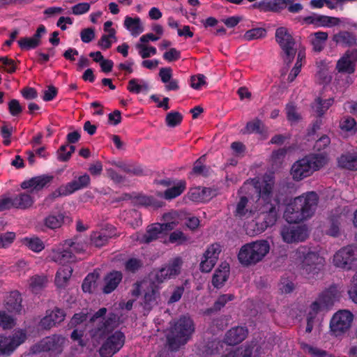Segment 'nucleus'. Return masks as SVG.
I'll return each mask as SVG.
<instances>
[{
	"label": "nucleus",
	"instance_id": "f8f14e48",
	"mask_svg": "<svg viewBox=\"0 0 357 357\" xmlns=\"http://www.w3.org/2000/svg\"><path fill=\"white\" fill-rule=\"evenodd\" d=\"M275 39L282 50L284 61L288 63H291L293 61L296 53H298L300 48H303L301 46L298 47L296 45L290 31L284 26L276 29Z\"/></svg>",
	"mask_w": 357,
	"mask_h": 357
},
{
	"label": "nucleus",
	"instance_id": "b1692460",
	"mask_svg": "<svg viewBox=\"0 0 357 357\" xmlns=\"http://www.w3.org/2000/svg\"><path fill=\"white\" fill-rule=\"evenodd\" d=\"M229 265L227 262H222L219 265L213 276L212 283L214 287L219 288L223 286L229 278Z\"/></svg>",
	"mask_w": 357,
	"mask_h": 357
},
{
	"label": "nucleus",
	"instance_id": "052dcab7",
	"mask_svg": "<svg viewBox=\"0 0 357 357\" xmlns=\"http://www.w3.org/2000/svg\"><path fill=\"white\" fill-rule=\"evenodd\" d=\"M15 234L14 232H6L0 234V248L9 246L15 240Z\"/></svg>",
	"mask_w": 357,
	"mask_h": 357
},
{
	"label": "nucleus",
	"instance_id": "412c9836",
	"mask_svg": "<svg viewBox=\"0 0 357 357\" xmlns=\"http://www.w3.org/2000/svg\"><path fill=\"white\" fill-rule=\"evenodd\" d=\"M114 228L112 226H107L98 231H95L91 234V242L96 247L105 245L108 239L116 235Z\"/></svg>",
	"mask_w": 357,
	"mask_h": 357
},
{
	"label": "nucleus",
	"instance_id": "6e6552de",
	"mask_svg": "<svg viewBox=\"0 0 357 357\" xmlns=\"http://www.w3.org/2000/svg\"><path fill=\"white\" fill-rule=\"evenodd\" d=\"M195 331V326L190 317L183 316L174 323L167 331V341L172 350L185 344Z\"/></svg>",
	"mask_w": 357,
	"mask_h": 357
},
{
	"label": "nucleus",
	"instance_id": "e433bc0d",
	"mask_svg": "<svg viewBox=\"0 0 357 357\" xmlns=\"http://www.w3.org/2000/svg\"><path fill=\"white\" fill-rule=\"evenodd\" d=\"M65 215L62 212L50 214L45 219V225L50 229L59 228L64 222Z\"/></svg>",
	"mask_w": 357,
	"mask_h": 357
},
{
	"label": "nucleus",
	"instance_id": "c85d7f7f",
	"mask_svg": "<svg viewBox=\"0 0 357 357\" xmlns=\"http://www.w3.org/2000/svg\"><path fill=\"white\" fill-rule=\"evenodd\" d=\"M122 280V274L119 271H113L109 273L105 278V284L102 291L105 294H109L113 291L121 280Z\"/></svg>",
	"mask_w": 357,
	"mask_h": 357
},
{
	"label": "nucleus",
	"instance_id": "72a5a7b5",
	"mask_svg": "<svg viewBox=\"0 0 357 357\" xmlns=\"http://www.w3.org/2000/svg\"><path fill=\"white\" fill-rule=\"evenodd\" d=\"M14 208L26 209L31 207L34 202V195L29 193H22L14 197Z\"/></svg>",
	"mask_w": 357,
	"mask_h": 357
},
{
	"label": "nucleus",
	"instance_id": "1a4fd4ad",
	"mask_svg": "<svg viewBox=\"0 0 357 357\" xmlns=\"http://www.w3.org/2000/svg\"><path fill=\"white\" fill-rule=\"evenodd\" d=\"M294 257L298 260L301 273L308 279L317 277L325 263L324 257L305 247H300Z\"/></svg>",
	"mask_w": 357,
	"mask_h": 357
},
{
	"label": "nucleus",
	"instance_id": "20e7f679",
	"mask_svg": "<svg viewBox=\"0 0 357 357\" xmlns=\"http://www.w3.org/2000/svg\"><path fill=\"white\" fill-rule=\"evenodd\" d=\"M183 213L172 211L164 214L163 223H154L147 227L146 234H137L135 240L140 243H149L173 230L183 220Z\"/></svg>",
	"mask_w": 357,
	"mask_h": 357
},
{
	"label": "nucleus",
	"instance_id": "7ed1b4c3",
	"mask_svg": "<svg viewBox=\"0 0 357 357\" xmlns=\"http://www.w3.org/2000/svg\"><path fill=\"white\" fill-rule=\"evenodd\" d=\"M318 202L317 195L310 192L296 197L286 207L284 217L289 223H296L311 218Z\"/></svg>",
	"mask_w": 357,
	"mask_h": 357
},
{
	"label": "nucleus",
	"instance_id": "9b49d317",
	"mask_svg": "<svg viewBox=\"0 0 357 357\" xmlns=\"http://www.w3.org/2000/svg\"><path fill=\"white\" fill-rule=\"evenodd\" d=\"M340 297L337 287L333 286L326 290L309 307L307 315L306 332L310 333L313 327L319 324L321 319V312Z\"/></svg>",
	"mask_w": 357,
	"mask_h": 357
},
{
	"label": "nucleus",
	"instance_id": "9d476101",
	"mask_svg": "<svg viewBox=\"0 0 357 357\" xmlns=\"http://www.w3.org/2000/svg\"><path fill=\"white\" fill-rule=\"evenodd\" d=\"M271 245L267 240L260 239L242 245L238 253L239 262L245 266L261 261L269 253Z\"/></svg>",
	"mask_w": 357,
	"mask_h": 357
},
{
	"label": "nucleus",
	"instance_id": "a878e982",
	"mask_svg": "<svg viewBox=\"0 0 357 357\" xmlns=\"http://www.w3.org/2000/svg\"><path fill=\"white\" fill-rule=\"evenodd\" d=\"M62 267L59 268L55 276V284L58 288H65L71 278L73 268L68 264H61Z\"/></svg>",
	"mask_w": 357,
	"mask_h": 357
},
{
	"label": "nucleus",
	"instance_id": "473e14b6",
	"mask_svg": "<svg viewBox=\"0 0 357 357\" xmlns=\"http://www.w3.org/2000/svg\"><path fill=\"white\" fill-rule=\"evenodd\" d=\"M327 38L328 33L323 31L315 32L309 36V40L313 47V50L317 52H320L323 50Z\"/></svg>",
	"mask_w": 357,
	"mask_h": 357
},
{
	"label": "nucleus",
	"instance_id": "0eeeda50",
	"mask_svg": "<svg viewBox=\"0 0 357 357\" xmlns=\"http://www.w3.org/2000/svg\"><path fill=\"white\" fill-rule=\"evenodd\" d=\"M87 243L82 238L66 240L49 251L47 258L57 264H69L75 261L74 254L84 252Z\"/></svg>",
	"mask_w": 357,
	"mask_h": 357
},
{
	"label": "nucleus",
	"instance_id": "5fc2aeb1",
	"mask_svg": "<svg viewBox=\"0 0 357 357\" xmlns=\"http://www.w3.org/2000/svg\"><path fill=\"white\" fill-rule=\"evenodd\" d=\"M169 241L172 243L182 244L188 241V237L180 230H176L169 235Z\"/></svg>",
	"mask_w": 357,
	"mask_h": 357
},
{
	"label": "nucleus",
	"instance_id": "a19ab883",
	"mask_svg": "<svg viewBox=\"0 0 357 357\" xmlns=\"http://www.w3.org/2000/svg\"><path fill=\"white\" fill-rule=\"evenodd\" d=\"M98 274L97 273H92L89 274L84 279L82 284V289L84 292H93L96 290L97 287V280Z\"/></svg>",
	"mask_w": 357,
	"mask_h": 357
},
{
	"label": "nucleus",
	"instance_id": "c756f323",
	"mask_svg": "<svg viewBox=\"0 0 357 357\" xmlns=\"http://www.w3.org/2000/svg\"><path fill=\"white\" fill-rule=\"evenodd\" d=\"M338 165L349 170H357V152H348L338 158Z\"/></svg>",
	"mask_w": 357,
	"mask_h": 357
},
{
	"label": "nucleus",
	"instance_id": "7c9ffc66",
	"mask_svg": "<svg viewBox=\"0 0 357 357\" xmlns=\"http://www.w3.org/2000/svg\"><path fill=\"white\" fill-rule=\"evenodd\" d=\"M127 89L132 93H146L149 89V85L148 82L143 79L133 78L128 82Z\"/></svg>",
	"mask_w": 357,
	"mask_h": 357
},
{
	"label": "nucleus",
	"instance_id": "a18cd8bd",
	"mask_svg": "<svg viewBox=\"0 0 357 357\" xmlns=\"http://www.w3.org/2000/svg\"><path fill=\"white\" fill-rule=\"evenodd\" d=\"M266 35V29L263 28H255L247 31L243 35L245 40H252L265 37Z\"/></svg>",
	"mask_w": 357,
	"mask_h": 357
},
{
	"label": "nucleus",
	"instance_id": "a211bd4d",
	"mask_svg": "<svg viewBox=\"0 0 357 357\" xmlns=\"http://www.w3.org/2000/svg\"><path fill=\"white\" fill-rule=\"evenodd\" d=\"M90 183L89 176L84 174L77 179L67 183L66 185H61L59 188L57 192L59 195L66 196L73 193L75 191L82 189L87 186Z\"/></svg>",
	"mask_w": 357,
	"mask_h": 357
},
{
	"label": "nucleus",
	"instance_id": "37998d69",
	"mask_svg": "<svg viewBox=\"0 0 357 357\" xmlns=\"http://www.w3.org/2000/svg\"><path fill=\"white\" fill-rule=\"evenodd\" d=\"M254 347L251 349H238L234 351L229 352L225 357H260L261 353L258 351L257 349H255V354L252 353V349Z\"/></svg>",
	"mask_w": 357,
	"mask_h": 357
},
{
	"label": "nucleus",
	"instance_id": "aec40b11",
	"mask_svg": "<svg viewBox=\"0 0 357 357\" xmlns=\"http://www.w3.org/2000/svg\"><path fill=\"white\" fill-rule=\"evenodd\" d=\"M65 343L66 339L62 336L53 335L43 339L40 347L43 351H49L56 354L61 352Z\"/></svg>",
	"mask_w": 357,
	"mask_h": 357
},
{
	"label": "nucleus",
	"instance_id": "79ce46f5",
	"mask_svg": "<svg viewBox=\"0 0 357 357\" xmlns=\"http://www.w3.org/2000/svg\"><path fill=\"white\" fill-rule=\"evenodd\" d=\"M22 298L20 294L17 291L12 292L7 301V308L8 310L19 312L21 310Z\"/></svg>",
	"mask_w": 357,
	"mask_h": 357
},
{
	"label": "nucleus",
	"instance_id": "4468645a",
	"mask_svg": "<svg viewBox=\"0 0 357 357\" xmlns=\"http://www.w3.org/2000/svg\"><path fill=\"white\" fill-rule=\"evenodd\" d=\"M354 319L353 314L347 310L337 311L331 321V329L335 335H340L348 331Z\"/></svg>",
	"mask_w": 357,
	"mask_h": 357
},
{
	"label": "nucleus",
	"instance_id": "864d4df0",
	"mask_svg": "<svg viewBox=\"0 0 357 357\" xmlns=\"http://www.w3.org/2000/svg\"><path fill=\"white\" fill-rule=\"evenodd\" d=\"M305 58V51L304 48H300L297 53V60L294 67L291 69V72L296 75H298L301 72L303 66V61Z\"/></svg>",
	"mask_w": 357,
	"mask_h": 357
},
{
	"label": "nucleus",
	"instance_id": "f704fd0d",
	"mask_svg": "<svg viewBox=\"0 0 357 357\" xmlns=\"http://www.w3.org/2000/svg\"><path fill=\"white\" fill-rule=\"evenodd\" d=\"M339 126L341 131L347 135H353L357 132V123L352 117H343L340 121Z\"/></svg>",
	"mask_w": 357,
	"mask_h": 357
},
{
	"label": "nucleus",
	"instance_id": "69168bd1",
	"mask_svg": "<svg viewBox=\"0 0 357 357\" xmlns=\"http://www.w3.org/2000/svg\"><path fill=\"white\" fill-rule=\"evenodd\" d=\"M349 298L357 303V273L354 275L348 291Z\"/></svg>",
	"mask_w": 357,
	"mask_h": 357
},
{
	"label": "nucleus",
	"instance_id": "39448f33",
	"mask_svg": "<svg viewBox=\"0 0 357 357\" xmlns=\"http://www.w3.org/2000/svg\"><path fill=\"white\" fill-rule=\"evenodd\" d=\"M328 160L326 155L324 153L306 155L292 165L290 171L291 176L294 181H301L324 167Z\"/></svg>",
	"mask_w": 357,
	"mask_h": 357
},
{
	"label": "nucleus",
	"instance_id": "4c0bfd02",
	"mask_svg": "<svg viewBox=\"0 0 357 357\" xmlns=\"http://www.w3.org/2000/svg\"><path fill=\"white\" fill-rule=\"evenodd\" d=\"M333 103V100L332 98L322 100L318 98L315 100L312 108L316 115L321 116L328 109Z\"/></svg>",
	"mask_w": 357,
	"mask_h": 357
},
{
	"label": "nucleus",
	"instance_id": "de8ad7c7",
	"mask_svg": "<svg viewBox=\"0 0 357 357\" xmlns=\"http://www.w3.org/2000/svg\"><path fill=\"white\" fill-rule=\"evenodd\" d=\"M75 151V146L73 145H63L58 150V159L61 161L68 160L72 153Z\"/></svg>",
	"mask_w": 357,
	"mask_h": 357
},
{
	"label": "nucleus",
	"instance_id": "8fccbe9b",
	"mask_svg": "<svg viewBox=\"0 0 357 357\" xmlns=\"http://www.w3.org/2000/svg\"><path fill=\"white\" fill-rule=\"evenodd\" d=\"M221 252V246L218 243L209 245L205 251L204 256L207 258L211 257V259L218 261L219 255Z\"/></svg>",
	"mask_w": 357,
	"mask_h": 357
},
{
	"label": "nucleus",
	"instance_id": "3c124183",
	"mask_svg": "<svg viewBox=\"0 0 357 357\" xmlns=\"http://www.w3.org/2000/svg\"><path fill=\"white\" fill-rule=\"evenodd\" d=\"M287 117L291 123H295L301 119V116L298 113L295 106L290 103L286 107Z\"/></svg>",
	"mask_w": 357,
	"mask_h": 357
},
{
	"label": "nucleus",
	"instance_id": "680f3d73",
	"mask_svg": "<svg viewBox=\"0 0 357 357\" xmlns=\"http://www.w3.org/2000/svg\"><path fill=\"white\" fill-rule=\"evenodd\" d=\"M182 120V116L178 112H170L166 116V122L169 126L174 127L179 124Z\"/></svg>",
	"mask_w": 357,
	"mask_h": 357
},
{
	"label": "nucleus",
	"instance_id": "2f4dec72",
	"mask_svg": "<svg viewBox=\"0 0 357 357\" xmlns=\"http://www.w3.org/2000/svg\"><path fill=\"white\" fill-rule=\"evenodd\" d=\"M318 72L317 73V78L321 84H326L331 79V77L328 73L331 67V63L325 60H320L317 62Z\"/></svg>",
	"mask_w": 357,
	"mask_h": 357
},
{
	"label": "nucleus",
	"instance_id": "c9c22d12",
	"mask_svg": "<svg viewBox=\"0 0 357 357\" xmlns=\"http://www.w3.org/2000/svg\"><path fill=\"white\" fill-rule=\"evenodd\" d=\"M333 40L338 45L347 47L356 43V38L349 32L341 31L333 36Z\"/></svg>",
	"mask_w": 357,
	"mask_h": 357
},
{
	"label": "nucleus",
	"instance_id": "f03ea898",
	"mask_svg": "<svg viewBox=\"0 0 357 357\" xmlns=\"http://www.w3.org/2000/svg\"><path fill=\"white\" fill-rule=\"evenodd\" d=\"M106 312V308H101L91 318V322L101 324L97 329L91 331V337L93 342H97L100 340L106 337L100 349V354L102 357H112L123 346L125 335L122 332L118 331L112 333V329L116 326V320L109 318L102 323V317L105 314Z\"/></svg>",
	"mask_w": 357,
	"mask_h": 357
},
{
	"label": "nucleus",
	"instance_id": "dca6fc26",
	"mask_svg": "<svg viewBox=\"0 0 357 357\" xmlns=\"http://www.w3.org/2000/svg\"><path fill=\"white\" fill-rule=\"evenodd\" d=\"M26 339V334L23 331H17L13 336L0 337V354L10 355Z\"/></svg>",
	"mask_w": 357,
	"mask_h": 357
},
{
	"label": "nucleus",
	"instance_id": "774afa93",
	"mask_svg": "<svg viewBox=\"0 0 357 357\" xmlns=\"http://www.w3.org/2000/svg\"><path fill=\"white\" fill-rule=\"evenodd\" d=\"M205 160L204 156L199 158L195 163L194 167L192 169V173L195 174H206V168L204 166V162Z\"/></svg>",
	"mask_w": 357,
	"mask_h": 357
},
{
	"label": "nucleus",
	"instance_id": "cd10ccee",
	"mask_svg": "<svg viewBox=\"0 0 357 357\" xmlns=\"http://www.w3.org/2000/svg\"><path fill=\"white\" fill-rule=\"evenodd\" d=\"M212 196V190L206 188H193L190 189V192H188L189 199L196 202H208Z\"/></svg>",
	"mask_w": 357,
	"mask_h": 357
},
{
	"label": "nucleus",
	"instance_id": "603ef678",
	"mask_svg": "<svg viewBox=\"0 0 357 357\" xmlns=\"http://www.w3.org/2000/svg\"><path fill=\"white\" fill-rule=\"evenodd\" d=\"M117 39L116 35L110 36V34H104L101 36L98 41V46L102 50L109 49L113 43L116 42Z\"/></svg>",
	"mask_w": 357,
	"mask_h": 357
},
{
	"label": "nucleus",
	"instance_id": "58836bf2",
	"mask_svg": "<svg viewBox=\"0 0 357 357\" xmlns=\"http://www.w3.org/2000/svg\"><path fill=\"white\" fill-rule=\"evenodd\" d=\"M186 187L184 181H178L172 187L167 189L164 192V197L166 199H172L183 193Z\"/></svg>",
	"mask_w": 357,
	"mask_h": 357
},
{
	"label": "nucleus",
	"instance_id": "0e129e2a",
	"mask_svg": "<svg viewBox=\"0 0 357 357\" xmlns=\"http://www.w3.org/2000/svg\"><path fill=\"white\" fill-rule=\"evenodd\" d=\"M80 37L83 43H90L95 38V31L92 28L84 29L80 32Z\"/></svg>",
	"mask_w": 357,
	"mask_h": 357
},
{
	"label": "nucleus",
	"instance_id": "6e6d98bb",
	"mask_svg": "<svg viewBox=\"0 0 357 357\" xmlns=\"http://www.w3.org/2000/svg\"><path fill=\"white\" fill-rule=\"evenodd\" d=\"M91 5L86 2H82L75 4L71 8V12L75 15H81L88 13L90 10Z\"/></svg>",
	"mask_w": 357,
	"mask_h": 357
},
{
	"label": "nucleus",
	"instance_id": "6ab92c4d",
	"mask_svg": "<svg viewBox=\"0 0 357 357\" xmlns=\"http://www.w3.org/2000/svg\"><path fill=\"white\" fill-rule=\"evenodd\" d=\"M45 32V27L43 25H40L33 36L22 38L17 40V43L20 47L23 50L35 49L40 45L41 38Z\"/></svg>",
	"mask_w": 357,
	"mask_h": 357
},
{
	"label": "nucleus",
	"instance_id": "5701e85b",
	"mask_svg": "<svg viewBox=\"0 0 357 357\" xmlns=\"http://www.w3.org/2000/svg\"><path fill=\"white\" fill-rule=\"evenodd\" d=\"M50 181L47 176H37L28 181H25L21 184L23 189L29 190L32 195H35L39 190H42Z\"/></svg>",
	"mask_w": 357,
	"mask_h": 357
},
{
	"label": "nucleus",
	"instance_id": "ddd939ff",
	"mask_svg": "<svg viewBox=\"0 0 357 357\" xmlns=\"http://www.w3.org/2000/svg\"><path fill=\"white\" fill-rule=\"evenodd\" d=\"M333 265L344 271L357 266V247L348 245L338 250L333 256Z\"/></svg>",
	"mask_w": 357,
	"mask_h": 357
},
{
	"label": "nucleus",
	"instance_id": "4be33fe9",
	"mask_svg": "<svg viewBox=\"0 0 357 357\" xmlns=\"http://www.w3.org/2000/svg\"><path fill=\"white\" fill-rule=\"evenodd\" d=\"M66 314L64 312L59 308H56L44 317L40 321V326L43 328H50L57 324L63 321Z\"/></svg>",
	"mask_w": 357,
	"mask_h": 357
},
{
	"label": "nucleus",
	"instance_id": "09e8293b",
	"mask_svg": "<svg viewBox=\"0 0 357 357\" xmlns=\"http://www.w3.org/2000/svg\"><path fill=\"white\" fill-rule=\"evenodd\" d=\"M136 48L139 50V55L143 58H148L156 54V48L152 46H146L142 43H137Z\"/></svg>",
	"mask_w": 357,
	"mask_h": 357
},
{
	"label": "nucleus",
	"instance_id": "338daca9",
	"mask_svg": "<svg viewBox=\"0 0 357 357\" xmlns=\"http://www.w3.org/2000/svg\"><path fill=\"white\" fill-rule=\"evenodd\" d=\"M0 62L3 65L2 68H3L6 72L9 73L15 72L16 69V66L13 60L10 59L7 57H1Z\"/></svg>",
	"mask_w": 357,
	"mask_h": 357
},
{
	"label": "nucleus",
	"instance_id": "e2e57ef3",
	"mask_svg": "<svg viewBox=\"0 0 357 357\" xmlns=\"http://www.w3.org/2000/svg\"><path fill=\"white\" fill-rule=\"evenodd\" d=\"M206 84V79L203 75L199 74L191 77L190 86L195 89H199Z\"/></svg>",
	"mask_w": 357,
	"mask_h": 357
},
{
	"label": "nucleus",
	"instance_id": "13d9d810",
	"mask_svg": "<svg viewBox=\"0 0 357 357\" xmlns=\"http://www.w3.org/2000/svg\"><path fill=\"white\" fill-rule=\"evenodd\" d=\"M216 261L207 258L203 255L200 262V270L202 272L209 273L216 264Z\"/></svg>",
	"mask_w": 357,
	"mask_h": 357
},
{
	"label": "nucleus",
	"instance_id": "f257e3e1",
	"mask_svg": "<svg viewBox=\"0 0 357 357\" xmlns=\"http://www.w3.org/2000/svg\"><path fill=\"white\" fill-rule=\"evenodd\" d=\"M251 185H254L259 194L255 206L250 208L248 206L247 197L243 195L236 205L235 215L244 221L243 227L247 234L255 236L275 223L279 200L271 175L266 176L262 179H254L252 183H245L241 192H245Z\"/></svg>",
	"mask_w": 357,
	"mask_h": 357
},
{
	"label": "nucleus",
	"instance_id": "bf43d9fd",
	"mask_svg": "<svg viewBox=\"0 0 357 357\" xmlns=\"http://www.w3.org/2000/svg\"><path fill=\"white\" fill-rule=\"evenodd\" d=\"M263 123L259 120H255L247 124L245 127V132L248 133H261L263 132Z\"/></svg>",
	"mask_w": 357,
	"mask_h": 357
},
{
	"label": "nucleus",
	"instance_id": "393cba45",
	"mask_svg": "<svg viewBox=\"0 0 357 357\" xmlns=\"http://www.w3.org/2000/svg\"><path fill=\"white\" fill-rule=\"evenodd\" d=\"M248 331L243 326L231 328L226 333L225 340L228 344H236L241 342L247 336Z\"/></svg>",
	"mask_w": 357,
	"mask_h": 357
},
{
	"label": "nucleus",
	"instance_id": "423d86ee",
	"mask_svg": "<svg viewBox=\"0 0 357 357\" xmlns=\"http://www.w3.org/2000/svg\"><path fill=\"white\" fill-rule=\"evenodd\" d=\"M181 265V259L176 257L154 274L152 278L153 281L151 289L144 295V305L146 307H152L158 303L159 292L157 284L177 275L180 273Z\"/></svg>",
	"mask_w": 357,
	"mask_h": 357
},
{
	"label": "nucleus",
	"instance_id": "2eb2a0df",
	"mask_svg": "<svg viewBox=\"0 0 357 357\" xmlns=\"http://www.w3.org/2000/svg\"><path fill=\"white\" fill-rule=\"evenodd\" d=\"M280 234L284 242L293 243L305 241L308 236V231L305 226H284Z\"/></svg>",
	"mask_w": 357,
	"mask_h": 357
},
{
	"label": "nucleus",
	"instance_id": "f3484780",
	"mask_svg": "<svg viewBox=\"0 0 357 357\" xmlns=\"http://www.w3.org/2000/svg\"><path fill=\"white\" fill-rule=\"evenodd\" d=\"M357 51H347L337 61L336 69L339 73L352 74L355 71Z\"/></svg>",
	"mask_w": 357,
	"mask_h": 357
},
{
	"label": "nucleus",
	"instance_id": "bb28decb",
	"mask_svg": "<svg viewBox=\"0 0 357 357\" xmlns=\"http://www.w3.org/2000/svg\"><path fill=\"white\" fill-rule=\"evenodd\" d=\"M123 25L131 36L134 37H137L144 31V24L139 17H132L126 16L124 20Z\"/></svg>",
	"mask_w": 357,
	"mask_h": 357
},
{
	"label": "nucleus",
	"instance_id": "4d7b16f0",
	"mask_svg": "<svg viewBox=\"0 0 357 357\" xmlns=\"http://www.w3.org/2000/svg\"><path fill=\"white\" fill-rule=\"evenodd\" d=\"M15 325L14 319L6 312H0V326L6 328H11Z\"/></svg>",
	"mask_w": 357,
	"mask_h": 357
},
{
	"label": "nucleus",
	"instance_id": "c03bdc74",
	"mask_svg": "<svg viewBox=\"0 0 357 357\" xmlns=\"http://www.w3.org/2000/svg\"><path fill=\"white\" fill-rule=\"evenodd\" d=\"M47 283V279L44 275H36L29 280V288L33 292L36 293L38 291L45 287Z\"/></svg>",
	"mask_w": 357,
	"mask_h": 357
},
{
	"label": "nucleus",
	"instance_id": "ea45409f",
	"mask_svg": "<svg viewBox=\"0 0 357 357\" xmlns=\"http://www.w3.org/2000/svg\"><path fill=\"white\" fill-rule=\"evenodd\" d=\"M23 243L29 249L35 252H40L45 248L44 243L36 236H31L24 238Z\"/></svg>",
	"mask_w": 357,
	"mask_h": 357
},
{
	"label": "nucleus",
	"instance_id": "49530a36",
	"mask_svg": "<svg viewBox=\"0 0 357 357\" xmlns=\"http://www.w3.org/2000/svg\"><path fill=\"white\" fill-rule=\"evenodd\" d=\"M340 19L325 15L317 16V26L331 27L339 24Z\"/></svg>",
	"mask_w": 357,
	"mask_h": 357
}]
</instances>
